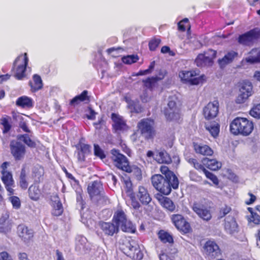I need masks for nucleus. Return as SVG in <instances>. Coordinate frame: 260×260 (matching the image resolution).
Here are the masks:
<instances>
[{"label": "nucleus", "instance_id": "nucleus-1", "mask_svg": "<svg viewBox=\"0 0 260 260\" xmlns=\"http://www.w3.org/2000/svg\"><path fill=\"white\" fill-rule=\"evenodd\" d=\"M160 171L165 177L160 174H154L151 177V183L156 190L163 194L168 195L171 192L172 188L176 189L178 188L179 180L168 167L161 166Z\"/></svg>", "mask_w": 260, "mask_h": 260}, {"label": "nucleus", "instance_id": "nucleus-2", "mask_svg": "<svg viewBox=\"0 0 260 260\" xmlns=\"http://www.w3.org/2000/svg\"><path fill=\"white\" fill-rule=\"evenodd\" d=\"M230 129L231 133L234 135L248 136L253 131L254 123L246 118L237 117L231 122Z\"/></svg>", "mask_w": 260, "mask_h": 260}, {"label": "nucleus", "instance_id": "nucleus-3", "mask_svg": "<svg viewBox=\"0 0 260 260\" xmlns=\"http://www.w3.org/2000/svg\"><path fill=\"white\" fill-rule=\"evenodd\" d=\"M87 190L90 200L96 203L106 205L110 203V199L106 195L101 181L94 180L90 182Z\"/></svg>", "mask_w": 260, "mask_h": 260}, {"label": "nucleus", "instance_id": "nucleus-4", "mask_svg": "<svg viewBox=\"0 0 260 260\" xmlns=\"http://www.w3.org/2000/svg\"><path fill=\"white\" fill-rule=\"evenodd\" d=\"M112 221L115 223L124 232L135 233V225L127 218L125 211L121 207L118 208L115 212Z\"/></svg>", "mask_w": 260, "mask_h": 260}, {"label": "nucleus", "instance_id": "nucleus-5", "mask_svg": "<svg viewBox=\"0 0 260 260\" xmlns=\"http://www.w3.org/2000/svg\"><path fill=\"white\" fill-rule=\"evenodd\" d=\"M28 63V58L26 53L18 56L13 63L11 72L17 80H22L26 76V67Z\"/></svg>", "mask_w": 260, "mask_h": 260}, {"label": "nucleus", "instance_id": "nucleus-6", "mask_svg": "<svg viewBox=\"0 0 260 260\" xmlns=\"http://www.w3.org/2000/svg\"><path fill=\"white\" fill-rule=\"evenodd\" d=\"M131 205L134 209H139L141 203L143 205H147L151 201L152 198L147 188L139 186L136 194L133 193L130 196Z\"/></svg>", "mask_w": 260, "mask_h": 260}, {"label": "nucleus", "instance_id": "nucleus-7", "mask_svg": "<svg viewBox=\"0 0 260 260\" xmlns=\"http://www.w3.org/2000/svg\"><path fill=\"white\" fill-rule=\"evenodd\" d=\"M178 76L182 83L189 85H198L206 81L205 75H199L195 70H181Z\"/></svg>", "mask_w": 260, "mask_h": 260}, {"label": "nucleus", "instance_id": "nucleus-8", "mask_svg": "<svg viewBox=\"0 0 260 260\" xmlns=\"http://www.w3.org/2000/svg\"><path fill=\"white\" fill-rule=\"evenodd\" d=\"M121 250L133 260H141L144 254L139 244L134 240H126L122 244Z\"/></svg>", "mask_w": 260, "mask_h": 260}, {"label": "nucleus", "instance_id": "nucleus-9", "mask_svg": "<svg viewBox=\"0 0 260 260\" xmlns=\"http://www.w3.org/2000/svg\"><path fill=\"white\" fill-rule=\"evenodd\" d=\"M137 127L145 140H153L156 135L154 122L151 119H141L138 123Z\"/></svg>", "mask_w": 260, "mask_h": 260}, {"label": "nucleus", "instance_id": "nucleus-10", "mask_svg": "<svg viewBox=\"0 0 260 260\" xmlns=\"http://www.w3.org/2000/svg\"><path fill=\"white\" fill-rule=\"evenodd\" d=\"M171 221L176 229L181 233L186 234L192 231L190 223L180 214H173L170 217Z\"/></svg>", "mask_w": 260, "mask_h": 260}, {"label": "nucleus", "instance_id": "nucleus-11", "mask_svg": "<svg viewBox=\"0 0 260 260\" xmlns=\"http://www.w3.org/2000/svg\"><path fill=\"white\" fill-rule=\"evenodd\" d=\"M260 39V28L255 27L250 30L239 35L238 42L242 45L249 46Z\"/></svg>", "mask_w": 260, "mask_h": 260}, {"label": "nucleus", "instance_id": "nucleus-12", "mask_svg": "<svg viewBox=\"0 0 260 260\" xmlns=\"http://www.w3.org/2000/svg\"><path fill=\"white\" fill-rule=\"evenodd\" d=\"M164 115L169 121L179 122L181 118V109L177 106L175 101L169 100L167 107L164 110Z\"/></svg>", "mask_w": 260, "mask_h": 260}, {"label": "nucleus", "instance_id": "nucleus-13", "mask_svg": "<svg viewBox=\"0 0 260 260\" xmlns=\"http://www.w3.org/2000/svg\"><path fill=\"white\" fill-rule=\"evenodd\" d=\"M207 53L209 56H206L205 54H199L195 59V63L198 67H210L213 64V60L216 58L217 52L212 49H209Z\"/></svg>", "mask_w": 260, "mask_h": 260}, {"label": "nucleus", "instance_id": "nucleus-14", "mask_svg": "<svg viewBox=\"0 0 260 260\" xmlns=\"http://www.w3.org/2000/svg\"><path fill=\"white\" fill-rule=\"evenodd\" d=\"M239 87L240 93L236 98V102L237 104H243L251 95L252 85L250 82L244 81L239 83Z\"/></svg>", "mask_w": 260, "mask_h": 260}, {"label": "nucleus", "instance_id": "nucleus-15", "mask_svg": "<svg viewBox=\"0 0 260 260\" xmlns=\"http://www.w3.org/2000/svg\"><path fill=\"white\" fill-rule=\"evenodd\" d=\"M111 158L114 165L118 169L123 171L129 165V161L125 156L119 152L116 149H112L111 151Z\"/></svg>", "mask_w": 260, "mask_h": 260}, {"label": "nucleus", "instance_id": "nucleus-16", "mask_svg": "<svg viewBox=\"0 0 260 260\" xmlns=\"http://www.w3.org/2000/svg\"><path fill=\"white\" fill-rule=\"evenodd\" d=\"M12 155L16 161L21 160L24 158L26 154L25 146L21 143L12 141L10 144Z\"/></svg>", "mask_w": 260, "mask_h": 260}, {"label": "nucleus", "instance_id": "nucleus-17", "mask_svg": "<svg viewBox=\"0 0 260 260\" xmlns=\"http://www.w3.org/2000/svg\"><path fill=\"white\" fill-rule=\"evenodd\" d=\"M80 139L76 145L77 161L79 163L85 161L86 156L91 153V146L82 142Z\"/></svg>", "mask_w": 260, "mask_h": 260}, {"label": "nucleus", "instance_id": "nucleus-18", "mask_svg": "<svg viewBox=\"0 0 260 260\" xmlns=\"http://www.w3.org/2000/svg\"><path fill=\"white\" fill-rule=\"evenodd\" d=\"M219 102L217 100L209 102L203 108V114L205 118L207 120L215 118L219 113Z\"/></svg>", "mask_w": 260, "mask_h": 260}, {"label": "nucleus", "instance_id": "nucleus-19", "mask_svg": "<svg viewBox=\"0 0 260 260\" xmlns=\"http://www.w3.org/2000/svg\"><path fill=\"white\" fill-rule=\"evenodd\" d=\"M191 208L193 212L203 220L208 221L212 218L210 208L206 207L197 202L193 203Z\"/></svg>", "mask_w": 260, "mask_h": 260}, {"label": "nucleus", "instance_id": "nucleus-20", "mask_svg": "<svg viewBox=\"0 0 260 260\" xmlns=\"http://www.w3.org/2000/svg\"><path fill=\"white\" fill-rule=\"evenodd\" d=\"M17 234L19 237L25 243H29L32 240L34 232L23 224H19L17 228Z\"/></svg>", "mask_w": 260, "mask_h": 260}, {"label": "nucleus", "instance_id": "nucleus-21", "mask_svg": "<svg viewBox=\"0 0 260 260\" xmlns=\"http://www.w3.org/2000/svg\"><path fill=\"white\" fill-rule=\"evenodd\" d=\"M203 248L206 254L212 258H215L221 254L219 246L213 241H206Z\"/></svg>", "mask_w": 260, "mask_h": 260}, {"label": "nucleus", "instance_id": "nucleus-22", "mask_svg": "<svg viewBox=\"0 0 260 260\" xmlns=\"http://www.w3.org/2000/svg\"><path fill=\"white\" fill-rule=\"evenodd\" d=\"M99 225L102 232L106 236H113L119 231V228L113 222L100 221Z\"/></svg>", "mask_w": 260, "mask_h": 260}, {"label": "nucleus", "instance_id": "nucleus-23", "mask_svg": "<svg viewBox=\"0 0 260 260\" xmlns=\"http://www.w3.org/2000/svg\"><path fill=\"white\" fill-rule=\"evenodd\" d=\"M2 181L5 185V187L8 192V196H12L14 194L15 181L11 172H3L2 174Z\"/></svg>", "mask_w": 260, "mask_h": 260}, {"label": "nucleus", "instance_id": "nucleus-24", "mask_svg": "<svg viewBox=\"0 0 260 260\" xmlns=\"http://www.w3.org/2000/svg\"><path fill=\"white\" fill-rule=\"evenodd\" d=\"M238 52L233 50H231L228 51L222 58H219L218 60V63L221 68H224L228 64L233 62L235 59L238 58Z\"/></svg>", "mask_w": 260, "mask_h": 260}, {"label": "nucleus", "instance_id": "nucleus-25", "mask_svg": "<svg viewBox=\"0 0 260 260\" xmlns=\"http://www.w3.org/2000/svg\"><path fill=\"white\" fill-rule=\"evenodd\" d=\"M192 145L193 150L197 154L207 156H211L213 154V150L207 145L197 142H193Z\"/></svg>", "mask_w": 260, "mask_h": 260}, {"label": "nucleus", "instance_id": "nucleus-26", "mask_svg": "<svg viewBox=\"0 0 260 260\" xmlns=\"http://www.w3.org/2000/svg\"><path fill=\"white\" fill-rule=\"evenodd\" d=\"M165 77V74L160 71L159 72L158 76L148 77L146 80H143V82L146 87L152 90L153 88L157 85V82L164 79Z\"/></svg>", "mask_w": 260, "mask_h": 260}, {"label": "nucleus", "instance_id": "nucleus-27", "mask_svg": "<svg viewBox=\"0 0 260 260\" xmlns=\"http://www.w3.org/2000/svg\"><path fill=\"white\" fill-rule=\"evenodd\" d=\"M88 91L86 90L83 91L81 94L75 96L69 103L71 106H76L81 102L88 103L90 102V96L88 95Z\"/></svg>", "mask_w": 260, "mask_h": 260}, {"label": "nucleus", "instance_id": "nucleus-28", "mask_svg": "<svg viewBox=\"0 0 260 260\" xmlns=\"http://www.w3.org/2000/svg\"><path fill=\"white\" fill-rule=\"evenodd\" d=\"M157 200L160 205L167 210L173 212L176 210V206L173 202L168 197L160 196Z\"/></svg>", "mask_w": 260, "mask_h": 260}, {"label": "nucleus", "instance_id": "nucleus-29", "mask_svg": "<svg viewBox=\"0 0 260 260\" xmlns=\"http://www.w3.org/2000/svg\"><path fill=\"white\" fill-rule=\"evenodd\" d=\"M111 119L114 122L112 126L116 131H120L124 129L126 123L118 114L112 113L111 114Z\"/></svg>", "mask_w": 260, "mask_h": 260}, {"label": "nucleus", "instance_id": "nucleus-30", "mask_svg": "<svg viewBox=\"0 0 260 260\" xmlns=\"http://www.w3.org/2000/svg\"><path fill=\"white\" fill-rule=\"evenodd\" d=\"M16 105L23 109H30L34 106L33 100L31 98L25 95L19 97L16 101Z\"/></svg>", "mask_w": 260, "mask_h": 260}, {"label": "nucleus", "instance_id": "nucleus-31", "mask_svg": "<svg viewBox=\"0 0 260 260\" xmlns=\"http://www.w3.org/2000/svg\"><path fill=\"white\" fill-rule=\"evenodd\" d=\"M44 170L40 165L35 166L32 171L31 176L35 183L39 184L42 182L44 179Z\"/></svg>", "mask_w": 260, "mask_h": 260}, {"label": "nucleus", "instance_id": "nucleus-32", "mask_svg": "<svg viewBox=\"0 0 260 260\" xmlns=\"http://www.w3.org/2000/svg\"><path fill=\"white\" fill-rule=\"evenodd\" d=\"M202 162L204 164L205 167L212 171L218 170L221 167V164L216 159H209L204 157L202 159Z\"/></svg>", "mask_w": 260, "mask_h": 260}, {"label": "nucleus", "instance_id": "nucleus-33", "mask_svg": "<svg viewBox=\"0 0 260 260\" xmlns=\"http://www.w3.org/2000/svg\"><path fill=\"white\" fill-rule=\"evenodd\" d=\"M154 159L159 164H170L172 161L170 155L165 151L157 152Z\"/></svg>", "mask_w": 260, "mask_h": 260}, {"label": "nucleus", "instance_id": "nucleus-34", "mask_svg": "<svg viewBox=\"0 0 260 260\" xmlns=\"http://www.w3.org/2000/svg\"><path fill=\"white\" fill-rule=\"evenodd\" d=\"M123 171L130 173L131 176L137 180L142 179L141 170L136 166H130L129 165Z\"/></svg>", "mask_w": 260, "mask_h": 260}, {"label": "nucleus", "instance_id": "nucleus-35", "mask_svg": "<svg viewBox=\"0 0 260 260\" xmlns=\"http://www.w3.org/2000/svg\"><path fill=\"white\" fill-rule=\"evenodd\" d=\"M29 85L31 87V91L33 92L41 89L43 87V83L41 77L37 74L34 75L32 81H29Z\"/></svg>", "mask_w": 260, "mask_h": 260}, {"label": "nucleus", "instance_id": "nucleus-36", "mask_svg": "<svg viewBox=\"0 0 260 260\" xmlns=\"http://www.w3.org/2000/svg\"><path fill=\"white\" fill-rule=\"evenodd\" d=\"M28 196L31 200L38 201L42 194L41 191L38 186L31 185L28 188Z\"/></svg>", "mask_w": 260, "mask_h": 260}, {"label": "nucleus", "instance_id": "nucleus-37", "mask_svg": "<svg viewBox=\"0 0 260 260\" xmlns=\"http://www.w3.org/2000/svg\"><path fill=\"white\" fill-rule=\"evenodd\" d=\"M0 124L3 126L2 132L3 134L8 133L12 128L11 118L7 115H4L0 119Z\"/></svg>", "mask_w": 260, "mask_h": 260}, {"label": "nucleus", "instance_id": "nucleus-38", "mask_svg": "<svg viewBox=\"0 0 260 260\" xmlns=\"http://www.w3.org/2000/svg\"><path fill=\"white\" fill-rule=\"evenodd\" d=\"M205 128L213 138H216L218 136L220 131V125L218 123L213 122L209 124H206Z\"/></svg>", "mask_w": 260, "mask_h": 260}, {"label": "nucleus", "instance_id": "nucleus-39", "mask_svg": "<svg viewBox=\"0 0 260 260\" xmlns=\"http://www.w3.org/2000/svg\"><path fill=\"white\" fill-rule=\"evenodd\" d=\"M51 214L54 216H59L63 212V208L59 200L53 202L52 205Z\"/></svg>", "mask_w": 260, "mask_h": 260}, {"label": "nucleus", "instance_id": "nucleus-40", "mask_svg": "<svg viewBox=\"0 0 260 260\" xmlns=\"http://www.w3.org/2000/svg\"><path fill=\"white\" fill-rule=\"evenodd\" d=\"M249 54V56L246 58V62L250 63L260 62V51L257 48L252 49Z\"/></svg>", "mask_w": 260, "mask_h": 260}, {"label": "nucleus", "instance_id": "nucleus-41", "mask_svg": "<svg viewBox=\"0 0 260 260\" xmlns=\"http://www.w3.org/2000/svg\"><path fill=\"white\" fill-rule=\"evenodd\" d=\"M158 237L159 239L163 243H168L172 244L174 243L173 236L168 232L161 230L158 232Z\"/></svg>", "mask_w": 260, "mask_h": 260}, {"label": "nucleus", "instance_id": "nucleus-42", "mask_svg": "<svg viewBox=\"0 0 260 260\" xmlns=\"http://www.w3.org/2000/svg\"><path fill=\"white\" fill-rule=\"evenodd\" d=\"M187 162L198 171H203L205 168L204 164L202 161L200 162L198 159L195 158L187 157L186 158Z\"/></svg>", "mask_w": 260, "mask_h": 260}, {"label": "nucleus", "instance_id": "nucleus-43", "mask_svg": "<svg viewBox=\"0 0 260 260\" xmlns=\"http://www.w3.org/2000/svg\"><path fill=\"white\" fill-rule=\"evenodd\" d=\"M237 223L234 218H231L229 221L228 218L225 219L224 227L225 230L232 234L235 232L237 229Z\"/></svg>", "mask_w": 260, "mask_h": 260}, {"label": "nucleus", "instance_id": "nucleus-44", "mask_svg": "<svg viewBox=\"0 0 260 260\" xmlns=\"http://www.w3.org/2000/svg\"><path fill=\"white\" fill-rule=\"evenodd\" d=\"M19 185L23 189H26L28 186L27 181V176L24 168L21 169L19 176Z\"/></svg>", "mask_w": 260, "mask_h": 260}, {"label": "nucleus", "instance_id": "nucleus-45", "mask_svg": "<svg viewBox=\"0 0 260 260\" xmlns=\"http://www.w3.org/2000/svg\"><path fill=\"white\" fill-rule=\"evenodd\" d=\"M18 139L22 140L27 146L30 148H35L36 143L32 140L28 134L20 135L18 136Z\"/></svg>", "mask_w": 260, "mask_h": 260}, {"label": "nucleus", "instance_id": "nucleus-46", "mask_svg": "<svg viewBox=\"0 0 260 260\" xmlns=\"http://www.w3.org/2000/svg\"><path fill=\"white\" fill-rule=\"evenodd\" d=\"M186 27H187L188 30H189L191 26L188 19L185 18L178 23V29L180 31L184 32L186 30Z\"/></svg>", "mask_w": 260, "mask_h": 260}, {"label": "nucleus", "instance_id": "nucleus-47", "mask_svg": "<svg viewBox=\"0 0 260 260\" xmlns=\"http://www.w3.org/2000/svg\"><path fill=\"white\" fill-rule=\"evenodd\" d=\"M161 42L159 38H153L149 42L148 46L150 51H154L158 47Z\"/></svg>", "mask_w": 260, "mask_h": 260}, {"label": "nucleus", "instance_id": "nucleus-48", "mask_svg": "<svg viewBox=\"0 0 260 260\" xmlns=\"http://www.w3.org/2000/svg\"><path fill=\"white\" fill-rule=\"evenodd\" d=\"M139 60L137 55H131L124 56L122 58V61L125 64H132L136 62Z\"/></svg>", "mask_w": 260, "mask_h": 260}, {"label": "nucleus", "instance_id": "nucleus-49", "mask_svg": "<svg viewBox=\"0 0 260 260\" xmlns=\"http://www.w3.org/2000/svg\"><path fill=\"white\" fill-rule=\"evenodd\" d=\"M9 196V200L12 203L13 207L16 209H19L21 206V202L19 198L13 195Z\"/></svg>", "mask_w": 260, "mask_h": 260}, {"label": "nucleus", "instance_id": "nucleus-50", "mask_svg": "<svg viewBox=\"0 0 260 260\" xmlns=\"http://www.w3.org/2000/svg\"><path fill=\"white\" fill-rule=\"evenodd\" d=\"M94 154L95 156L103 159L106 157L104 151L98 144L94 145Z\"/></svg>", "mask_w": 260, "mask_h": 260}, {"label": "nucleus", "instance_id": "nucleus-51", "mask_svg": "<svg viewBox=\"0 0 260 260\" xmlns=\"http://www.w3.org/2000/svg\"><path fill=\"white\" fill-rule=\"evenodd\" d=\"M250 115L255 118H260V104L253 106L249 112Z\"/></svg>", "mask_w": 260, "mask_h": 260}, {"label": "nucleus", "instance_id": "nucleus-52", "mask_svg": "<svg viewBox=\"0 0 260 260\" xmlns=\"http://www.w3.org/2000/svg\"><path fill=\"white\" fill-rule=\"evenodd\" d=\"M232 211L231 207L225 205L220 208L219 215L220 218H223Z\"/></svg>", "mask_w": 260, "mask_h": 260}, {"label": "nucleus", "instance_id": "nucleus-53", "mask_svg": "<svg viewBox=\"0 0 260 260\" xmlns=\"http://www.w3.org/2000/svg\"><path fill=\"white\" fill-rule=\"evenodd\" d=\"M248 221L252 222L255 225H260V215H259L257 213H255L252 215H250L248 218Z\"/></svg>", "mask_w": 260, "mask_h": 260}, {"label": "nucleus", "instance_id": "nucleus-54", "mask_svg": "<svg viewBox=\"0 0 260 260\" xmlns=\"http://www.w3.org/2000/svg\"><path fill=\"white\" fill-rule=\"evenodd\" d=\"M131 108L133 112L136 113H140L143 111V108L139 104V102H134L131 105Z\"/></svg>", "mask_w": 260, "mask_h": 260}, {"label": "nucleus", "instance_id": "nucleus-55", "mask_svg": "<svg viewBox=\"0 0 260 260\" xmlns=\"http://www.w3.org/2000/svg\"><path fill=\"white\" fill-rule=\"evenodd\" d=\"M162 53H168L170 56H174L175 55V53L173 51L171 50L170 48L168 46H162L160 50Z\"/></svg>", "mask_w": 260, "mask_h": 260}, {"label": "nucleus", "instance_id": "nucleus-56", "mask_svg": "<svg viewBox=\"0 0 260 260\" xmlns=\"http://www.w3.org/2000/svg\"><path fill=\"white\" fill-rule=\"evenodd\" d=\"M19 127L21 128L23 130V131L25 132L30 133V131L28 128L27 125V123L24 120V119L19 121Z\"/></svg>", "mask_w": 260, "mask_h": 260}, {"label": "nucleus", "instance_id": "nucleus-57", "mask_svg": "<svg viewBox=\"0 0 260 260\" xmlns=\"http://www.w3.org/2000/svg\"><path fill=\"white\" fill-rule=\"evenodd\" d=\"M248 194L249 196H250V199L248 200H246L245 203L247 205H250L252 204L256 201V198L255 196L251 192H248Z\"/></svg>", "mask_w": 260, "mask_h": 260}, {"label": "nucleus", "instance_id": "nucleus-58", "mask_svg": "<svg viewBox=\"0 0 260 260\" xmlns=\"http://www.w3.org/2000/svg\"><path fill=\"white\" fill-rule=\"evenodd\" d=\"M0 260H13L11 256L6 251L0 252Z\"/></svg>", "mask_w": 260, "mask_h": 260}, {"label": "nucleus", "instance_id": "nucleus-59", "mask_svg": "<svg viewBox=\"0 0 260 260\" xmlns=\"http://www.w3.org/2000/svg\"><path fill=\"white\" fill-rule=\"evenodd\" d=\"M11 114L14 120H19L20 121L24 119V118L19 113L16 112L14 111H13L11 112Z\"/></svg>", "mask_w": 260, "mask_h": 260}, {"label": "nucleus", "instance_id": "nucleus-60", "mask_svg": "<svg viewBox=\"0 0 260 260\" xmlns=\"http://www.w3.org/2000/svg\"><path fill=\"white\" fill-rule=\"evenodd\" d=\"M104 122V120L102 118L99 119L97 122L93 123V126L97 129H100L102 128V125Z\"/></svg>", "mask_w": 260, "mask_h": 260}, {"label": "nucleus", "instance_id": "nucleus-61", "mask_svg": "<svg viewBox=\"0 0 260 260\" xmlns=\"http://www.w3.org/2000/svg\"><path fill=\"white\" fill-rule=\"evenodd\" d=\"M9 165V162H7V161H5L1 165V169H2L1 174H3V172L5 173V172H10L7 170V168Z\"/></svg>", "mask_w": 260, "mask_h": 260}, {"label": "nucleus", "instance_id": "nucleus-62", "mask_svg": "<svg viewBox=\"0 0 260 260\" xmlns=\"http://www.w3.org/2000/svg\"><path fill=\"white\" fill-rule=\"evenodd\" d=\"M96 113L91 108L89 109V114L87 115V118L88 119L94 120L95 118Z\"/></svg>", "mask_w": 260, "mask_h": 260}, {"label": "nucleus", "instance_id": "nucleus-63", "mask_svg": "<svg viewBox=\"0 0 260 260\" xmlns=\"http://www.w3.org/2000/svg\"><path fill=\"white\" fill-rule=\"evenodd\" d=\"M160 260H173L168 254L163 253L159 255Z\"/></svg>", "mask_w": 260, "mask_h": 260}, {"label": "nucleus", "instance_id": "nucleus-64", "mask_svg": "<svg viewBox=\"0 0 260 260\" xmlns=\"http://www.w3.org/2000/svg\"><path fill=\"white\" fill-rule=\"evenodd\" d=\"M77 202L82 206V208H84V205H85V202L83 199V197L81 194H79L77 197Z\"/></svg>", "mask_w": 260, "mask_h": 260}]
</instances>
